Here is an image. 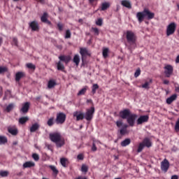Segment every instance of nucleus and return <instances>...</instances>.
Returning <instances> with one entry per match:
<instances>
[{
  "mask_svg": "<svg viewBox=\"0 0 179 179\" xmlns=\"http://www.w3.org/2000/svg\"><path fill=\"white\" fill-rule=\"evenodd\" d=\"M47 148L49 150H51L52 152V146L50 145H46Z\"/></svg>",
  "mask_w": 179,
  "mask_h": 179,
  "instance_id": "nucleus-56",
  "label": "nucleus"
},
{
  "mask_svg": "<svg viewBox=\"0 0 179 179\" xmlns=\"http://www.w3.org/2000/svg\"><path fill=\"white\" fill-rule=\"evenodd\" d=\"M77 158H78V160H83L84 155L83 154H80V155H78Z\"/></svg>",
  "mask_w": 179,
  "mask_h": 179,
  "instance_id": "nucleus-53",
  "label": "nucleus"
},
{
  "mask_svg": "<svg viewBox=\"0 0 179 179\" xmlns=\"http://www.w3.org/2000/svg\"><path fill=\"white\" fill-rule=\"evenodd\" d=\"M132 113L129 109H124L120 112V115L122 119H127Z\"/></svg>",
  "mask_w": 179,
  "mask_h": 179,
  "instance_id": "nucleus-8",
  "label": "nucleus"
},
{
  "mask_svg": "<svg viewBox=\"0 0 179 179\" xmlns=\"http://www.w3.org/2000/svg\"><path fill=\"white\" fill-rule=\"evenodd\" d=\"M89 167L85 165V164H83L82 165V168H81V171L86 173L88 171Z\"/></svg>",
  "mask_w": 179,
  "mask_h": 179,
  "instance_id": "nucleus-35",
  "label": "nucleus"
},
{
  "mask_svg": "<svg viewBox=\"0 0 179 179\" xmlns=\"http://www.w3.org/2000/svg\"><path fill=\"white\" fill-rule=\"evenodd\" d=\"M96 25L98 26H102L103 24V20L100 18L96 22Z\"/></svg>",
  "mask_w": 179,
  "mask_h": 179,
  "instance_id": "nucleus-48",
  "label": "nucleus"
},
{
  "mask_svg": "<svg viewBox=\"0 0 179 179\" xmlns=\"http://www.w3.org/2000/svg\"><path fill=\"white\" fill-rule=\"evenodd\" d=\"M1 43H2V39L0 38V45H1Z\"/></svg>",
  "mask_w": 179,
  "mask_h": 179,
  "instance_id": "nucleus-64",
  "label": "nucleus"
},
{
  "mask_svg": "<svg viewBox=\"0 0 179 179\" xmlns=\"http://www.w3.org/2000/svg\"><path fill=\"white\" fill-rule=\"evenodd\" d=\"M8 175V172L6 171H0V176L1 177H6Z\"/></svg>",
  "mask_w": 179,
  "mask_h": 179,
  "instance_id": "nucleus-43",
  "label": "nucleus"
},
{
  "mask_svg": "<svg viewBox=\"0 0 179 179\" xmlns=\"http://www.w3.org/2000/svg\"><path fill=\"white\" fill-rule=\"evenodd\" d=\"M110 3H102L101 4V10H106L110 7Z\"/></svg>",
  "mask_w": 179,
  "mask_h": 179,
  "instance_id": "nucleus-27",
  "label": "nucleus"
},
{
  "mask_svg": "<svg viewBox=\"0 0 179 179\" xmlns=\"http://www.w3.org/2000/svg\"><path fill=\"white\" fill-rule=\"evenodd\" d=\"M35 166V163L33 162H26L24 164H23V167L24 169L26 168H31Z\"/></svg>",
  "mask_w": 179,
  "mask_h": 179,
  "instance_id": "nucleus-21",
  "label": "nucleus"
},
{
  "mask_svg": "<svg viewBox=\"0 0 179 179\" xmlns=\"http://www.w3.org/2000/svg\"><path fill=\"white\" fill-rule=\"evenodd\" d=\"M92 31L94 32V34L96 35V36H99V31L97 28H94L92 27Z\"/></svg>",
  "mask_w": 179,
  "mask_h": 179,
  "instance_id": "nucleus-49",
  "label": "nucleus"
},
{
  "mask_svg": "<svg viewBox=\"0 0 179 179\" xmlns=\"http://www.w3.org/2000/svg\"><path fill=\"white\" fill-rule=\"evenodd\" d=\"M40 127V125L38 123H35L33 124L30 128V131L31 133L35 132L36 130H38Z\"/></svg>",
  "mask_w": 179,
  "mask_h": 179,
  "instance_id": "nucleus-22",
  "label": "nucleus"
},
{
  "mask_svg": "<svg viewBox=\"0 0 179 179\" xmlns=\"http://www.w3.org/2000/svg\"><path fill=\"white\" fill-rule=\"evenodd\" d=\"M29 120L28 117H22L19 119V123L21 124H25Z\"/></svg>",
  "mask_w": 179,
  "mask_h": 179,
  "instance_id": "nucleus-26",
  "label": "nucleus"
},
{
  "mask_svg": "<svg viewBox=\"0 0 179 179\" xmlns=\"http://www.w3.org/2000/svg\"><path fill=\"white\" fill-rule=\"evenodd\" d=\"M60 162L64 167H66L68 164V160L66 158H62Z\"/></svg>",
  "mask_w": 179,
  "mask_h": 179,
  "instance_id": "nucleus-31",
  "label": "nucleus"
},
{
  "mask_svg": "<svg viewBox=\"0 0 179 179\" xmlns=\"http://www.w3.org/2000/svg\"><path fill=\"white\" fill-rule=\"evenodd\" d=\"M126 133H127V129L122 128V129L120 130V134H121L122 135H124Z\"/></svg>",
  "mask_w": 179,
  "mask_h": 179,
  "instance_id": "nucleus-54",
  "label": "nucleus"
},
{
  "mask_svg": "<svg viewBox=\"0 0 179 179\" xmlns=\"http://www.w3.org/2000/svg\"><path fill=\"white\" fill-rule=\"evenodd\" d=\"M130 143H131V139L127 138L121 143V145L122 147H126V146L129 145Z\"/></svg>",
  "mask_w": 179,
  "mask_h": 179,
  "instance_id": "nucleus-25",
  "label": "nucleus"
},
{
  "mask_svg": "<svg viewBox=\"0 0 179 179\" xmlns=\"http://www.w3.org/2000/svg\"><path fill=\"white\" fill-rule=\"evenodd\" d=\"M2 94H3V92H2V91H1L0 92V97L2 96Z\"/></svg>",
  "mask_w": 179,
  "mask_h": 179,
  "instance_id": "nucleus-63",
  "label": "nucleus"
},
{
  "mask_svg": "<svg viewBox=\"0 0 179 179\" xmlns=\"http://www.w3.org/2000/svg\"><path fill=\"white\" fill-rule=\"evenodd\" d=\"M96 143H101L99 141H94L93 142V145H92V150L95 152L96 151L97 148L96 147Z\"/></svg>",
  "mask_w": 179,
  "mask_h": 179,
  "instance_id": "nucleus-36",
  "label": "nucleus"
},
{
  "mask_svg": "<svg viewBox=\"0 0 179 179\" xmlns=\"http://www.w3.org/2000/svg\"><path fill=\"white\" fill-rule=\"evenodd\" d=\"M177 24L175 22H172L166 27V36L173 35L176 29Z\"/></svg>",
  "mask_w": 179,
  "mask_h": 179,
  "instance_id": "nucleus-5",
  "label": "nucleus"
},
{
  "mask_svg": "<svg viewBox=\"0 0 179 179\" xmlns=\"http://www.w3.org/2000/svg\"><path fill=\"white\" fill-rule=\"evenodd\" d=\"M80 53L82 56L83 62H84L87 55H90L87 48H80Z\"/></svg>",
  "mask_w": 179,
  "mask_h": 179,
  "instance_id": "nucleus-13",
  "label": "nucleus"
},
{
  "mask_svg": "<svg viewBox=\"0 0 179 179\" xmlns=\"http://www.w3.org/2000/svg\"><path fill=\"white\" fill-rule=\"evenodd\" d=\"M48 14L47 13H44L43 16L41 18V22L43 23H46L49 25H51V22L48 20Z\"/></svg>",
  "mask_w": 179,
  "mask_h": 179,
  "instance_id": "nucleus-15",
  "label": "nucleus"
},
{
  "mask_svg": "<svg viewBox=\"0 0 179 179\" xmlns=\"http://www.w3.org/2000/svg\"><path fill=\"white\" fill-rule=\"evenodd\" d=\"M51 169H52V171H53V173H55V174H57L58 173H59V171H58V170L57 169V168L55 166H49Z\"/></svg>",
  "mask_w": 179,
  "mask_h": 179,
  "instance_id": "nucleus-42",
  "label": "nucleus"
},
{
  "mask_svg": "<svg viewBox=\"0 0 179 179\" xmlns=\"http://www.w3.org/2000/svg\"><path fill=\"white\" fill-rule=\"evenodd\" d=\"M54 117H50L48 120V125L49 127H52L54 124Z\"/></svg>",
  "mask_w": 179,
  "mask_h": 179,
  "instance_id": "nucleus-40",
  "label": "nucleus"
},
{
  "mask_svg": "<svg viewBox=\"0 0 179 179\" xmlns=\"http://www.w3.org/2000/svg\"><path fill=\"white\" fill-rule=\"evenodd\" d=\"M176 99H177V95L176 94H173V95L171 96V97L166 99V103L171 104Z\"/></svg>",
  "mask_w": 179,
  "mask_h": 179,
  "instance_id": "nucleus-20",
  "label": "nucleus"
},
{
  "mask_svg": "<svg viewBox=\"0 0 179 179\" xmlns=\"http://www.w3.org/2000/svg\"><path fill=\"white\" fill-rule=\"evenodd\" d=\"M57 85L56 82L53 80H50L48 83V87L49 89L53 88Z\"/></svg>",
  "mask_w": 179,
  "mask_h": 179,
  "instance_id": "nucleus-24",
  "label": "nucleus"
},
{
  "mask_svg": "<svg viewBox=\"0 0 179 179\" xmlns=\"http://www.w3.org/2000/svg\"><path fill=\"white\" fill-rule=\"evenodd\" d=\"M76 179H87V178L85 176H80L78 178H76Z\"/></svg>",
  "mask_w": 179,
  "mask_h": 179,
  "instance_id": "nucleus-57",
  "label": "nucleus"
},
{
  "mask_svg": "<svg viewBox=\"0 0 179 179\" xmlns=\"http://www.w3.org/2000/svg\"><path fill=\"white\" fill-rule=\"evenodd\" d=\"M66 115L64 113H59L57 114L55 122L57 124H62L64 123Z\"/></svg>",
  "mask_w": 179,
  "mask_h": 179,
  "instance_id": "nucleus-6",
  "label": "nucleus"
},
{
  "mask_svg": "<svg viewBox=\"0 0 179 179\" xmlns=\"http://www.w3.org/2000/svg\"><path fill=\"white\" fill-rule=\"evenodd\" d=\"M32 157L36 162L39 160V155L36 153L33 154Z\"/></svg>",
  "mask_w": 179,
  "mask_h": 179,
  "instance_id": "nucleus-44",
  "label": "nucleus"
},
{
  "mask_svg": "<svg viewBox=\"0 0 179 179\" xmlns=\"http://www.w3.org/2000/svg\"><path fill=\"white\" fill-rule=\"evenodd\" d=\"M87 90V87H84L83 89H82L78 94V96H80V95H83L85 94V93L86 92Z\"/></svg>",
  "mask_w": 179,
  "mask_h": 179,
  "instance_id": "nucleus-41",
  "label": "nucleus"
},
{
  "mask_svg": "<svg viewBox=\"0 0 179 179\" xmlns=\"http://www.w3.org/2000/svg\"><path fill=\"white\" fill-rule=\"evenodd\" d=\"M73 61L76 64V66H78L80 61L79 55H75Z\"/></svg>",
  "mask_w": 179,
  "mask_h": 179,
  "instance_id": "nucleus-28",
  "label": "nucleus"
},
{
  "mask_svg": "<svg viewBox=\"0 0 179 179\" xmlns=\"http://www.w3.org/2000/svg\"><path fill=\"white\" fill-rule=\"evenodd\" d=\"M127 39L129 45L128 46V49L132 52V50L136 47V36L135 34L131 31H127Z\"/></svg>",
  "mask_w": 179,
  "mask_h": 179,
  "instance_id": "nucleus-3",
  "label": "nucleus"
},
{
  "mask_svg": "<svg viewBox=\"0 0 179 179\" xmlns=\"http://www.w3.org/2000/svg\"><path fill=\"white\" fill-rule=\"evenodd\" d=\"M175 131H179V118L176 121V124H175Z\"/></svg>",
  "mask_w": 179,
  "mask_h": 179,
  "instance_id": "nucleus-45",
  "label": "nucleus"
},
{
  "mask_svg": "<svg viewBox=\"0 0 179 179\" xmlns=\"http://www.w3.org/2000/svg\"><path fill=\"white\" fill-rule=\"evenodd\" d=\"M50 139L56 144L57 148H62L65 145V139L60 132L56 131L49 134Z\"/></svg>",
  "mask_w": 179,
  "mask_h": 179,
  "instance_id": "nucleus-1",
  "label": "nucleus"
},
{
  "mask_svg": "<svg viewBox=\"0 0 179 179\" xmlns=\"http://www.w3.org/2000/svg\"><path fill=\"white\" fill-rule=\"evenodd\" d=\"M164 84L169 85V81L167 80H164Z\"/></svg>",
  "mask_w": 179,
  "mask_h": 179,
  "instance_id": "nucleus-60",
  "label": "nucleus"
},
{
  "mask_svg": "<svg viewBox=\"0 0 179 179\" xmlns=\"http://www.w3.org/2000/svg\"><path fill=\"white\" fill-rule=\"evenodd\" d=\"M26 66L29 69H31V70H35L36 69V66L34 65L33 64L31 63H28L26 64Z\"/></svg>",
  "mask_w": 179,
  "mask_h": 179,
  "instance_id": "nucleus-39",
  "label": "nucleus"
},
{
  "mask_svg": "<svg viewBox=\"0 0 179 179\" xmlns=\"http://www.w3.org/2000/svg\"><path fill=\"white\" fill-rule=\"evenodd\" d=\"M164 69H165V76H166V78H169L173 71V66L171 65H166V66H165Z\"/></svg>",
  "mask_w": 179,
  "mask_h": 179,
  "instance_id": "nucleus-11",
  "label": "nucleus"
},
{
  "mask_svg": "<svg viewBox=\"0 0 179 179\" xmlns=\"http://www.w3.org/2000/svg\"><path fill=\"white\" fill-rule=\"evenodd\" d=\"M7 143V138L5 136H0V145Z\"/></svg>",
  "mask_w": 179,
  "mask_h": 179,
  "instance_id": "nucleus-32",
  "label": "nucleus"
},
{
  "mask_svg": "<svg viewBox=\"0 0 179 179\" xmlns=\"http://www.w3.org/2000/svg\"><path fill=\"white\" fill-rule=\"evenodd\" d=\"M148 120H149L148 115H142L138 119L137 124H142L144 122H147Z\"/></svg>",
  "mask_w": 179,
  "mask_h": 179,
  "instance_id": "nucleus-12",
  "label": "nucleus"
},
{
  "mask_svg": "<svg viewBox=\"0 0 179 179\" xmlns=\"http://www.w3.org/2000/svg\"><path fill=\"white\" fill-rule=\"evenodd\" d=\"M24 76V73L23 72H18L15 75V80L17 82H19L20 80Z\"/></svg>",
  "mask_w": 179,
  "mask_h": 179,
  "instance_id": "nucleus-23",
  "label": "nucleus"
},
{
  "mask_svg": "<svg viewBox=\"0 0 179 179\" xmlns=\"http://www.w3.org/2000/svg\"><path fill=\"white\" fill-rule=\"evenodd\" d=\"M108 52H109L108 48H104V49L103 50V57H104L105 59L108 57Z\"/></svg>",
  "mask_w": 179,
  "mask_h": 179,
  "instance_id": "nucleus-34",
  "label": "nucleus"
},
{
  "mask_svg": "<svg viewBox=\"0 0 179 179\" xmlns=\"http://www.w3.org/2000/svg\"><path fill=\"white\" fill-rule=\"evenodd\" d=\"M141 69H138L136 71L134 76H135L136 78H138V77L141 75Z\"/></svg>",
  "mask_w": 179,
  "mask_h": 179,
  "instance_id": "nucleus-50",
  "label": "nucleus"
},
{
  "mask_svg": "<svg viewBox=\"0 0 179 179\" xmlns=\"http://www.w3.org/2000/svg\"><path fill=\"white\" fill-rule=\"evenodd\" d=\"M12 44L17 46V39L16 38H13Z\"/></svg>",
  "mask_w": 179,
  "mask_h": 179,
  "instance_id": "nucleus-52",
  "label": "nucleus"
},
{
  "mask_svg": "<svg viewBox=\"0 0 179 179\" xmlns=\"http://www.w3.org/2000/svg\"><path fill=\"white\" fill-rule=\"evenodd\" d=\"M57 27H58V29H59V31H62L63 30V25L61 23H59L57 24Z\"/></svg>",
  "mask_w": 179,
  "mask_h": 179,
  "instance_id": "nucleus-55",
  "label": "nucleus"
},
{
  "mask_svg": "<svg viewBox=\"0 0 179 179\" xmlns=\"http://www.w3.org/2000/svg\"><path fill=\"white\" fill-rule=\"evenodd\" d=\"M175 91L179 92V87L175 86Z\"/></svg>",
  "mask_w": 179,
  "mask_h": 179,
  "instance_id": "nucleus-62",
  "label": "nucleus"
},
{
  "mask_svg": "<svg viewBox=\"0 0 179 179\" xmlns=\"http://www.w3.org/2000/svg\"><path fill=\"white\" fill-rule=\"evenodd\" d=\"M57 69L59 71H63L64 69V66L60 61L57 63Z\"/></svg>",
  "mask_w": 179,
  "mask_h": 179,
  "instance_id": "nucleus-33",
  "label": "nucleus"
},
{
  "mask_svg": "<svg viewBox=\"0 0 179 179\" xmlns=\"http://www.w3.org/2000/svg\"><path fill=\"white\" fill-rule=\"evenodd\" d=\"M176 64L179 63V55H178V57H176Z\"/></svg>",
  "mask_w": 179,
  "mask_h": 179,
  "instance_id": "nucleus-59",
  "label": "nucleus"
},
{
  "mask_svg": "<svg viewBox=\"0 0 179 179\" xmlns=\"http://www.w3.org/2000/svg\"><path fill=\"white\" fill-rule=\"evenodd\" d=\"M171 179H178V176L176 175H173L172 176V177L171 178Z\"/></svg>",
  "mask_w": 179,
  "mask_h": 179,
  "instance_id": "nucleus-58",
  "label": "nucleus"
},
{
  "mask_svg": "<svg viewBox=\"0 0 179 179\" xmlns=\"http://www.w3.org/2000/svg\"><path fill=\"white\" fill-rule=\"evenodd\" d=\"M169 161L165 159H164V161H162V162H161V169H162V171L166 172L169 168Z\"/></svg>",
  "mask_w": 179,
  "mask_h": 179,
  "instance_id": "nucleus-10",
  "label": "nucleus"
},
{
  "mask_svg": "<svg viewBox=\"0 0 179 179\" xmlns=\"http://www.w3.org/2000/svg\"><path fill=\"white\" fill-rule=\"evenodd\" d=\"M7 71V69L6 67H0V73H3Z\"/></svg>",
  "mask_w": 179,
  "mask_h": 179,
  "instance_id": "nucleus-51",
  "label": "nucleus"
},
{
  "mask_svg": "<svg viewBox=\"0 0 179 179\" xmlns=\"http://www.w3.org/2000/svg\"><path fill=\"white\" fill-rule=\"evenodd\" d=\"M30 27L33 31H37L38 29V25L36 22H32L29 24Z\"/></svg>",
  "mask_w": 179,
  "mask_h": 179,
  "instance_id": "nucleus-19",
  "label": "nucleus"
},
{
  "mask_svg": "<svg viewBox=\"0 0 179 179\" xmlns=\"http://www.w3.org/2000/svg\"><path fill=\"white\" fill-rule=\"evenodd\" d=\"M29 108V102H26L25 103H24L22 105V108L20 110V111H22L23 113H26L28 112Z\"/></svg>",
  "mask_w": 179,
  "mask_h": 179,
  "instance_id": "nucleus-18",
  "label": "nucleus"
},
{
  "mask_svg": "<svg viewBox=\"0 0 179 179\" xmlns=\"http://www.w3.org/2000/svg\"><path fill=\"white\" fill-rule=\"evenodd\" d=\"M152 143L151 139L149 138H145L143 141V142L139 144L137 152H142V150H143V148L145 147L150 148V147H152Z\"/></svg>",
  "mask_w": 179,
  "mask_h": 179,
  "instance_id": "nucleus-4",
  "label": "nucleus"
},
{
  "mask_svg": "<svg viewBox=\"0 0 179 179\" xmlns=\"http://www.w3.org/2000/svg\"><path fill=\"white\" fill-rule=\"evenodd\" d=\"M95 109L94 107H92L90 109H87L86 113L85 114V118L90 121L93 118Z\"/></svg>",
  "mask_w": 179,
  "mask_h": 179,
  "instance_id": "nucleus-7",
  "label": "nucleus"
},
{
  "mask_svg": "<svg viewBox=\"0 0 179 179\" xmlns=\"http://www.w3.org/2000/svg\"><path fill=\"white\" fill-rule=\"evenodd\" d=\"M152 83V80L150 79V83L147 82L145 83L144 85H142V87L143 88H145V89H149L150 88V84Z\"/></svg>",
  "mask_w": 179,
  "mask_h": 179,
  "instance_id": "nucleus-38",
  "label": "nucleus"
},
{
  "mask_svg": "<svg viewBox=\"0 0 179 179\" xmlns=\"http://www.w3.org/2000/svg\"><path fill=\"white\" fill-rule=\"evenodd\" d=\"M99 88L98 85L94 84L92 87V93L95 94L96 93V90Z\"/></svg>",
  "mask_w": 179,
  "mask_h": 179,
  "instance_id": "nucleus-47",
  "label": "nucleus"
},
{
  "mask_svg": "<svg viewBox=\"0 0 179 179\" xmlns=\"http://www.w3.org/2000/svg\"><path fill=\"white\" fill-rule=\"evenodd\" d=\"M116 124L118 127H120L122 126H123L122 129H127V128L128 127L127 124H123V122L122 121H117Z\"/></svg>",
  "mask_w": 179,
  "mask_h": 179,
  "instance_id": "nucleus-29",
  "label": "nucleus"
},
{
  "mask_svg": "<svg viewBox=\"0 0 179 179\" xmlns=\"http://www.w3.org/2000/svg\"><path fill=\"white\" fill-rule=\"evenodd\" d=\"M136 17L140 23H141L145 18L152 20L155 17V13H151L148 8H145L143 12H139L136 15Z\"/></svg>",
  "mask_w": 179,
  "mask_h": 179,
  "instance_id": "nucleus-2",
  "label": "nucleus"
},
{
  "mask_svg": "<svg viewBox=\"0 0 179 179\" xmlns=\"http://www.w3.org/2000/svg\"><path fill=\"white\" fill-rule=\"evenodd\" d=\"M73 117H76V120H82L85 117V115L82 112L76 111L73 113Z\"/></svg>",
  "mask_w": 179,
  "mask_h": 179,
  "instance_id": "nucleus-14",
  "label": "nucleus"
},
{
  "mask_svg": "<svg viewBox=\"0 0 179 179\" xmlns=\"http://www.w3.org/2000/svg\"><path fill=\"white\" fill-rule=\"evenodd\" d=\"M8 132L10 133L12 135H16L17 134V131L15 129L8 128Z\"/></svg>",
  "mask_w": 179,
  "mask_h": 179,
  "instance_id": "nucleus-37",
  "label": "nucleus"
},
{
  "mask_svg": "<svg viewBox=\"0 0 179 179\" xmlns=\"http://www.w3.org/2000/svg\"><path fill=\"white\" fill-rule=\"evenodd\" d=\"M138 117V115L136 114L131 115L127 119V121L131 127H134L135 124L136 119Z\"/></svg>",
  "mask_w": 179,
  "mask_h": 179,
  "instance_id": "nucleus-9",
  "label": "nucleus"
},
{
  "mask_svg": "<svg viewBox=\"0 0 179 179\" xmlns=\"http://www.w3.org/2000/svg\"><path fill=\"white\" fill-rule=\"evenodd\" d=\"M121 4L124 7H126L129 9L131 8V1H129V0H122Z\"/></svg>",
  "mask_w": 179,
  "mask_h": 179,
  "instance_id": "nucleus-17",
  "label": "nucleus"
},
{
  "mask_svg": "<svg viewBox=\"0 0 179 179\" xmlns=\"http://www.w3.org/2000/svg\"><path fill=\"white\" fill-rule=\"evenodd\" d=\"M15 108V104L14 103H10L6 108V111L9 113L11 111L13 108Z\"/></svg>",
  "mask_w": 179,
  "mask_h": 179,
  "instance_id": "nucleus-30",
  "label": "nucleus"
},
{
  "mask_svg": "<svg viewBox=\"0 0 179 179\" xmlns=\"http://www.w3.org/2000/svg\"><path fill=\"white\" fill-rule=\"evenodd\" d=\"M71 36V33L70 30H67L66 31L65 38H70Z\"/></svg>",
  "mask_w": 179,
  "mask_h": 179,
  "instance_id": "nucleus-46",
  "label": "nucleus"
},
{
  "mask_svg": "<svg viewBox=\"0 0 179 179\" xmlns=\"http://www.w3.org/2000/svg\"><path fill=\"white\" fill-rule=\"evenodd\" d=\"M59 59L60 62H65L66 64H67L71 60V57L61 55L59 57Z\"/></svg>",
  "mask_w": 179,
  "mask_h": 179,
  "instance_id": "nucleus-16",
  "label": "nucleus"
},
{
  "mask_svg": "<svg viewBox=\"0 0 179 179\" xmlns=\"http://www.w3.org/2000/svg\"><path fill=\"white\" fill-rule=\"evenodd\" d=\"M38 1L42 4H44L45 3V0H38Z\"/></svg>",
  "mask_w": 179,
  "mask_h": 179,
  "instance_id": "nucleus-61",
  "label": "nucleus"
}]
</instances>
